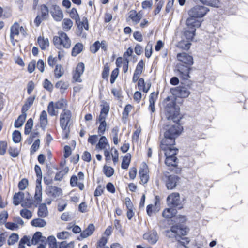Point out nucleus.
<instances>
[{"mask_svg":"<svg viewBox=\"0 0 248 248\" xmlns=\"http://www.w3.org/2000/svg\"><path fill=\"white\" fill-rule=\"evenodd\" d=\"M165 114L168 120H172L175 124L166 125L164 127L163 136L160 141V147L166 156L165 164L169 167H174L177 165L176 155L178 152V149L174 147L175 140L183 130V127L179 123L182 117L180 115L179 108L176 107L175 101H171L167 104Z\"/></svg>","mask_w":248,"mask_h":248,"instance_id":"obj_1","label":"nucleus"},{"mask_svg":"<svg viewBox=\"0 0 248 248\" xmlns=\"http://www.w3.org/2000/svg\"><path fill=\"white\" fill-rule=\"evenodd\" d=\"M100 107L99 115L96 119V124H98L97 133L100 137L98 143L95 145V149L98 151H104L107 147H109L108 139L103 135L105 133L108 127L106 118L110 110V106L107 102L103 100L102 101Z\"/></svg>","mask_w":248,"mask_h":248,"instance_id":"obj_2","label":"nucleus"},{"mask_svg":"<svg viewBox=\"0 0 248 248\" xmlns=\"http://www.w3.org/2000/svg\"><path fill=\"white\" fill-rule=\"evenodd\" d=\"M176 58L178 62L174 69L175 73L182 80H189L191 66L194 63L193 57L186 52H181L177 54Z\"/></svg>","mask_w":248,"mask_h":248,"instance_id":"obj_3","label":"nucleus"},{"mask_svg":"<svg viewBox=\"0 0 248 248\" xmlns=\"http://www.w3.org/2000/svg\"><path fill=\"white\" fill-rule=\"evenodd\" d=\"M60 126L62 130V138L68 139L69 137L70 128L73 125L72 113L71 110L64 109L60 113L59 118Z\"/></svg>","mask_w":248,"mask_h":248,"instance_id":"obj_4","label":"nucleus"},{"mask_svg":"<svg viewBox=\"0 0 248 248\" xmlns=\"http://www.w3.org/2000/svg\"><path fill=\"white\" fill-rule=\"evenodd\" d=\"M170 231L177 242V247L178 248H184L189 244V238L185 237L187 232L186 228H183L180 225H175L171 227Z\"/></svg>","mask_w":248,"mask_h":248,"instance_id":"obj_5","label":"nucleus"},{"mask_svg":"<svg viewBox=\"0 0 248 248\" xmlns=\"http://www.w3.org/2000/svg\"><path fill=\"white\" fill-rule=\"evenodd\" d=\"M34 171L36 176L35 193L34 195V202L36 203L35 206L40 204L42 201V171L41 167L38 165L34 166Z\"/></svg>","mask_w":248,"mask_h":248,"instance_id":"obj_6","label":"nucleus"},{"mask_svg":"<svg viewBox=\"0 0 248 248\" xmlns=\"http://www.w3.org/2000/svg\"><path fill=\"white\" fill-rule=\"evenodd\" d=\"M58 34V36H55L53 38V43L55 46L59 49L69 48L71 41L67 34L61 31Z\"/></svg>","mask_w":248,"mask_h":248,"instance_id":"obj_7","label":"nucleus"},{"mask_svg":"<svg viewBox=\"0 0 248 248\" xmlns=\"http://www.w3.org/2000/svg\"><path fill=\"white\" fill-rule=\"evenodd\" d=\"M150 169L148 165L143 162L139 168V177L140 184L146 186L150 181Z\"/></svg>","mask_w":248,"mask_h":248,"instance_id":"obj_8","label":"nucleus"},{"mask_svg":"<svg viewBox=\"0 0 248 248\" xmlns=\"http://www.w3.org/2000/svg\"><path fill=\"white\" fill-rule=\"evenodd\" d=\"M27 29L26 26H20L17 22H15L10 28V39L11 42L15 44V36H18L20 33L22 35H27Z\"/></svg>","mask_w":248,"mask_h":248,"instance_id":"obj_9","label":"nucleus"},{"mask_svg":"<svg viewBox=\"0 0 248 248\" xmlns=\"http://www.w3.org/2000/svg\"><path fill=\"white\" fill-rule=\"evenodd\" d=\"M167 202L169 206L175 209H181L183 208L180 194L178 192H173L167 198Z\"/></svg>","mask_w":248,"mask_h":248,"instance_id":"obj_10","label":"nucleus"},{"mask_svg":"<svg viewBox=\"0 0 248 248\" xmlns=\"http://www.w3.org/2000/svg\"><path fill=\"white\" fill-rule=\"evenodd\" d=\"M161 179L164 181L166 188L172 190L176 187L180 178L175 175H170L167 172L163 174Z\"/></svg>","mask_w":248,"mask_h":248,"instance_id":"obj_11","label":"nucleus"},{"mask_svg":"<svg viewBox=\"0 0 248 248\" xmlns=\"http://www.w3.org/2000/svg\"><path fill=\"white\" fill-rule=\"evenodd\" d=\"M85 176L82 171L78 172L77 175H73L70 180V184L72 187H78L80 190L84 189Z\"/></svg>","mask_w":248,"mask_h":248,"instance_id":"obj_12","label":"nucleus"},{"mask_svg":"<svg viewBox=\"0 0 248 248\" xmlns=\"http://www.w3.org/2000/svg\"><path fill=\"white\" fill-rule=\"evenodd\" d=\"M49 16V10L45 4H42L39 7L38 13L34 20V23L36 27H38L41 22L46 19Z\"/></svg>","mask_w":248,"mask_h":248,"instance_id":"obj_13","label":"nucleus"},{"mask_svg":"<svg viewBox=\"0 0 248 248\" xmlns=\"http://www.w3.org/2000/svg\"><path fill=\"white\" fill-rule=\"evenodd\" d=\"M208 8L202 5H196L192 7L189 12V16L197 17L201 18L203 17L208 12Z\"/></svg>","mask_w":248,"mask_h":248,"instance_id":"obj_14","label":"nucleus"},{"mask_svg":"<svg viewBox=\"0 0 248 248\" xmlns=\"http://www.w3.org/2000/svg\"><path fill=\"white\" fill-rule=\"evenodd\" d=\"M46 194L51 198L52 200L57 199L62 195V188L55 186H48L46 189Z\"/></svg>","mask_w":248,"mask_h":248,"instance_id":"obj_15","label":"nucleus"},{"mask_svg":"<svg viewBox=\"0 0 248 248\" xmlns=\"http://www.w3.org/2000/svg\"><path fill=\"white\" fill-rule=\"evenodd\" d=\"M85 69V65L83 62L78 63L75 70L72 73V79L74 82H81L80 77L83 74Z\"/></svg>","mask_w":248,"mask_h":248,"instance_id":"obj_16","label":"nucleus"},{"mask_svg":"<svg viewBox=\"0 0 248 248\" xmlns=\"http://www.w3.org/2000/svg\"><path fill=\"white\" fill-rule=\"evenodd\" d=\"M141 11L137 12L135 10H131L128 12V17L126 18V21H131L134 25L138 24L141 20L142 17V14Z\"/></svg>","mask_w":248,"mask_h":248,"instance_id":"obj_17","label":"nucleus"},{"mask_svg":"<svg viewBox=\"0 0 248 248\" xmlns=\"http://www.w3.org/2000/svg\"><path fill=\"white\" fill-rule=\"evenodd\" d=\"M50 14L54 20L61 21L63 18V14L61 8L57 5H52L50 8Z\"/></svg>","mask_w":248,"mask_h":248,"instance_id":"obj_18","label":"nucleus"},{"mask_svg":"<svg viewBox=\"0 0 248 248\" xmlns=\"http://www.w3.org/2000/svg\"><path fill=\"white\" fill-rule=\"evenodd\" d=\"M198 18L190 16L186 21V24L189 30L196 31L197 28H199L202 22Z\"/></svg>","mask_w":248,"mask_h":248,"instance_id":"obj_19","label":"nucleus"},{"mask_svg":"<svg viewBox=\"0 0 248 248\" xmlns=\"http://www.w3.org/2000/svg\"><path fill=\"white\" fill-rule=\"evenodd\" d=\"M143 239L151 244H155L158 239L157 232L155 231H151L144 234Z\"/></svg>","mask_w":248,"mask_h":248,"instance_id":"obj_20","label":"nucleus"},{"mask_svg":"<svg viewBox=\"0 0 248 248\" xmlns=\"http://www.w3.org/2000/svg\"><path fill=\"white\" fill-rule=\"evenodd\" d=\"M175 93L180 98H187L189 95L190 92L188 86L180 85L175 89Z\"/></svg>","mask_w":248,"mask_h":248,"instance_id":"obj_21","label":"nucleus"},{"mask_svg":"<svg viewBox=\"0 0 248 248\" xmlns=\"http://www.w3.org/2000/svg\"><path fill=\"white\" fill-rule=\"evenodd\" d=\"M177 213V209L174 208H166L162 213V216L167 220H169L174 217Z\"/></svg>","mask_w":248,"mask_h":248,"instance_id":"obj_22","label":"nucleus"},{"mask_svg":"<svg viewBox=\"0 0 248 248\" xmlns=\"http://www.w3.org/2000/svg\"><path fill=\"white\" fill-rule=\"evenodd\" d=\"M137 82V87L140 91H142L145 93L148 92L151 87L150 82L146 83L144 79L142 78L139 79Z\"/></svg>","mask_w":248,"mask_h":248,"instance_id":"obj_23","label":"nucleus"},{"mask_svg":"<svg viewBox=\"0 0 248 248\" xmlns=\"http://www.w3.org/2000/svg\"><path fill=\"white\" fill-rule=\"evenodd\" d=\"M37 43L42 50H46L49 46L48 39L45 38L44 35H40L38 37Z\"/></svg>","mask_w":248,"mask_h":248,"instance_id":"obj_24","label":"nucleus"},{"mask_svg":"<svg viewBox=\"0 0 248 248\" xmlns=\"http://www.w3.org/2000/svg\"><path fill=\"white\" fill-rule=\"evenodd\" d=\"M95 230V227L94 224L91 223L80 233V236L83 239L86 238L92 235Z\"/></svg>","mask_w":248,"mask_h":248,"instance_id":"obj_25","label":"nucleus"},{"mask_svg":"<svg viewBox=\"0 0 248 248\" xmlns=\"http://www.w3.org/2000/svg\"><path fill=\"white\" fill-rule=\"evenodd\" d=\"M39 120L40 126L43 129H45L48 123L47 114L46 110H43L41 111L39 116Z\"/></svg>","mask_w":248,"mask_h":248,"instance_id":"obj_26","label":"nucleus"},{"mask_svg":"<svg viewBox=\"0 0 248 248\" xmlns=\"http://www.w3.org/2000/svg\"><path fill=\"white\" fill-rule=\"evenodd\" d=\"M35 96H30L28 97L21 108V113H26L31 107L33 105Z\"/></svg>","mask_w":248,"mask_h":248,"instance_id":"obj_27","label":"nucleus"},{"mask_svg":"<svg viewBox=\"0 0 248 248\" xmlns=\"http://www.w3.org/2000/svg\"><path fill=\"white\" fill-rule=\"evenodd\" d=\"M69 171L68 167H65L62 170L57 171L55 175L54 180L55 181H61L62 180L64 176L68 173Z\"/></svg>","mask_w":248,"mask_h":248,"instance_id":"obj_28","label":"nucleus"},{"mask_svg":"<svg viewBox=\"0 0 248 248\" xmlns=\"http://www.w3.org/2000/svg\"><path fill=\"white\" fill-rule=\"evenodd\" d=\"M160 204V199L158 196H156L155 197V201L154 202V205L153 204H149L147 205L146 207V211L147 214L149 216H151L154 210L155 209V207L157 206L158 205Z\"/></svg>","mask_w":248,"mask_h":248,"instance_id":"obj_29","label":"nucleus"},{"mask_svg":"<svg viewBox=\"0 0 248 248\" xmlns=\"http://www.w3.org/2000/svg\"><path fill=\"white\" fill-rule=\"evenodd\" d=\"M64 72L65 71L62 66L61 64H57L55 67L53 71L54 77L59 79L64 75Z\"/></svg>","mask_w":248,"mask_h":248,"instance_id":"obj_30","label":"nucleus"},{"mask_svg":"<svg viewBox=\"0 0 248 248\" xmlns=\"http://www.w3.org/2000/svg\"><path fill=\"white\" fill-rule=\"evenodd\" d=\"M38 216L41 218H44L47 216V208L45 203L40 204L37 212Z\"/></svg>","mask_w":248,"mask_h":248,"instance_id":"obj_31","label":"nucleus"},{"mask_svg":"<svg viewBox=\"0 0 248 248\" xmlns=\"http://www.w3.org/2000/svg\"><path fill=\"white\" fill-rule=\"evenodd\" d=\"M83 48L84 46L81 43H77L72 48L71 55L73 57L77 56L83 51Z\"/></svg>","mask_w":248,"mask_h":248,"instance_id":"obj_32","label":"nucleus"},{"mask_svg":"<svg viewBox=\"0 0 248 248\" xmlns=\"http://www.w3.org/2000/svg\"><path fill=\"white\" fill-rule=\"evenodd\" d=\"M24 196V192L22 191L16 193L13 196V204L16 206L18 205L23 201Z\"/></svg>","mask_w":248,"mask_h":248,"instance_id":"obj_33","label":"nucleus"},{"mask_svg":"<svg viewBox=\"0 0 248 248\" xmlns=\"http://www.w3.org/2000/svg\"><path fill=\"white\" fill-rule=\"evenodd\" d=\"M102 171L104 174L108 178L112 177L115 173L114 169L113 167L108 166L106 164H105L103 166Z\"/></svg>","mask_w":248,"mask_h":248,"instance_id":"obj_34","label":"nucleus"},{"mask_svg":"<svg viewBox=\"0 0 248 248\" xmlns=\"http://www.w3.org/2000/svg\"><path fill=\"white\" fill-rule=\"evenodd\" d=\"M27 117L26 113H21L17 119L15 120L14 123V126L16 128H19L21 127L24 123Z\"/></svg>","mask_w":248,"mask_h":248,"instance_id":"obj_35","label":"nucleus"},{"mask_svg":"<svg viewBox=\"0 0 248 248\" xmlns=\"http://www.w3.org/2000/svg\"><path fill=\"white\" fill-rule=\"evenodd\" d=\"M55 87L59 89L61 93H64L69 87V84L67 82L61 80L57 81L55 84Z\"/></svg>","mask_w":248,"mask_h":248,"instance_id":"obj_36","label":"nucleus"},{"mask_svg":"<svg viewBox=\"0 0 248 248\" xmlns=\"http://www.w3.org/2000/svg\"><path fill=\"white\" fill-rule=\"evenodd\" d=\"M108 238L104 236H101L96 244V248H109L106 246Z\"/></svg>","mask_w":248,"mask_h":248,"instance_id":"obj_37","label":"nucleus"},{"mask_svg":"<svg viewBox=\"0 0 248 248\" xmlns=\"http://www.w3.org/2000/svg\"><path fill=\"white\" fill-rule=\"evenodd\" d=\"M131 155L129 153L127 154L123 157L121 164V168L123 169H128L131 162Z\"/></svg>","mask_w":248,"mask_h":248,"instance_id":"obj_38","label":"nucleus"},{"mask_svg":"<svg viewBox=\"0 0 248 248\" xmlns=\"http://www.w3.org/2000/svg\"><path fill=\"white\" fill-rule=\"evenodd\" d=\"M203 4L214 7H219L221 2L219 0H200Z\"/></svg>","mask_w":248,"mask_h":248,"instance_id":"obj_39","label":"nucleus"},{"mask_svg":"<svg viewBox=\"0 0 248 248\" xmlns=\"http://www.w3.org/2000/svg\"><path fill=\"white\" fill-rule=\"evenodd\" d=\"M119 131V128L117 126H116L112 128L111 132L113 135L112 141L114 144L117 145L120 141V139L118 138V133Z\"/></svg>","mask_w":248,"mask_h":248,"instance_id":"obj_40","label":"nucleus"},{"mask_svg":"<svg viewBox=\"0 0 248 248\" xmlns=\"http://www.w3.org/2000/svg\"><path fill=\"white\" fill-rule=\"evenodd\" d=\"M110 72V64L108 62L106 63L103 68L101 73L102 78L108 80Z\"/></svg>","mask_w":248,"mask_h":248,"instance_id":"obj_41","label":"nucleus"},{"mask_svg":"<svg viewBox=\"0 0 248 248\" xmlns=\"http://www.w3.org/2000/svg\"><path fill=\"white\" fill-rule=\"evenodd\" d=\"M33 125V121L31 118L29 119L25 125L24 134L28 135L31 133Z\"/></svg>","mask_w":248,"mask_h":248,"instance_id":"obj_42","label":"nucleus"},{"mask_svg":"<svg viewBox=\"0 0 248 248\" xmlns=\"http://www.w3.org/2000/svg\"><path fill=\"white\" fill-rule=\"evenodd\" d=\"M55 109L56 108L54 103L53 101L50 102L47 107V110L50 116H54L57 115L58 111Z\"/></svg>","mask_w":248,"mask_h":248,"instance_id":"obj_43","label":"nucleus"},{"mask_svg":"<svg viewBox=\"0 0 248 248\" xmlns=\"http://www.w3.org/2000/svg\"><path fill=\"white\" fill-rule=\"evenodd\" d=\"M57 109H64L67 107V101L64 98H62L54 103Z\"/></svg>","mask_w":248,"mask_h":248,"instance_id":"obj_44","label":"nucleus"},{"mask_svg":"<svg viewBox=\"0 0 248 248\" xmlns=\"http://www.w3.org/2000/svg\"><path fill=\"white\" fill-rule=\"evenodd\" d=\"M191 45L190 42L185 40H182L179 41L178 43L177 46L182 49L188 50Z\"/></svg>","mask_w":248,"mask_h":248,"instance_id":"obj_45","label":"nucleus"},{"mask_svg":"<svg viewBox=\"0 0 248 248\" xmlns=\"http://www.w3.org/2000/svg\"><path fill=\"white\" fill-rule=\"evenodd\" d=\"M73 21L69 18H64L62 22V29L65 31H68L71 29L73 26Z\"/></svg>","mask_w":248,"mask_h":248,"instance_id":"obj_46","label":"nucleus"},{"mask_svg":"<svg viewBox=\"0 0 248 248\" xmlns=\"http://www.w3.org/2000/svg\"><path fill=\"white\" fill-rule=\"evenodd\" d=\"M20 149L16 147L10 146L8 149L9 154L13 158L18 157L20 154Z\"/></svg>","mask_w":248,"mask_h":248,"instance_id":"obj_47","label":"nucleus"},{"mask_svg":"<svg viewBox=\"0 0 248 248\" xmlns=\"http://www.w3.org/2000/svg\"><path fill=\"white\" fill-rule=\"evenodd\" d=\"M32 226L36 227H43L46 225V222L41 218H36L31 220V222Z\"/></svg>","mask_w":248,"mask_h":248,"instance_id":"obj_48","label":"nucleus"},{"mask_svg":"<svg viewBox=\"0 0 248 248\" xmlns=\"http://www.w3.org/2000/svg\"><path fill=\"white\" fill-rule=\"evenodd\" d=\"M40 140L39 138L36 139L30 148V155H33L39 148Z\"/></svg>","mask_w":248,"mask_h":248,"instance_id":"obj_49","label":"nucleus"},{"mask_svg":"<svg viewBox=\"0 0 248 248\" xmlns=\"http://www.w3.org/2000/svg\"><path fill=\"white\" fill-rule=\"evenodd\" d=\"M30 134L29 137L26 140L28 144H31L35 138L38 139L40 135L39 132L37 131L31 132Z\"/></svg>","mask_w":248,"mask_h":248,"instance_id":"obj_50","label":"nucleus"},{"mask_svg":"<svg viewBox=\"0 0 248 248\" xmlns=\"http://www.w3.org/2000/svg\"><path fill=\"white\" fill-rule=\"evenodd\" d=\"M133 108L132 105L129 104H127L122 112L123 118L127 119L128 118L129 112L132 110Z\"/></svg>","mask_w":248,"mask_h":248,"instance_id":"obj_51","label":"nucleus"},{"mask_svg":"<svg viewBox=\"0 0 248 248\" xmlns=\"http://www.w3.org/2000/svg\"><path fill=\"white\" fill-rule=\"evenodd\" d=\"M195 31L194 30H187L185 31L184 32V35L186 39L191 42L194 38V36L195 35Z\"/></svg>","mask_w":248,"mask_h":248,"instance_id":"obj_52","label":"nucleus"},{"mask_svg":"<svg viewBox=\"0 0 248 248\" xmlns=\"http://www.w3.org/2000/svg\"><path fill=\"white\" fill-rule=\"evenodd\" d=\"M25 244H27V245L29 246H30L31 245L29 238L26 235L24 236L20 239L18 244V248H25Z\"/></svg>","mask_w":248,"mask_h":248,"instance_id":"obj_53","label":"nucleus"},{"mask_svg":"<svg viewBox=\"0 0 248 248\" xmlns=\"http://www.w3.org/2000/svg\"><path fill=\"white\" fill-rule=\"evenodd\" d=\"M58 61V58H57L56 56L54 57L51 55L48 57L47 63L48 65L51 68H53L57 65V63Z\"/></svg>","mask_w":248,"mask_h":248,"instance_id":"obj_54","label":"nucleus"},{"mask_svg":"<svg viewBox=\"0 0 248 248\" xmlns=\"http://www.w3.org/2000/svg\"><path fill=\"white\" fill-rule=\"evenodd\" d=\"M29 186V181L27 178L22 179L18 184V187L20 190H25Z\"/></svg>","mask_w":248,"mask_h":248,"instance_id":"obj_55","label":"nucleus"},{"mask_svg":"<svg viewBox=\"0 0 248 248\" xmlns=\"http://www.w3.org/2000/svg\"><path fill=\"white\" fill-rule=\"evenodd\" d=\"M12 139L15 143H19L21 140V134L20 132L18 130H15L12 134Z\"/></svg>","mask_w":248,"mask_h":248,"instance_id":"obj_56","label":"nucleus"},{"mask_svg":"<svg viewBox=\"0 0 248 248\" xmlns=\"http://www.w3.org/2000/svg\"><path fill=\"white\" fill-rule=\"evenodd\" d=\"M47 241L49 245V248H58V245L54 236H49L47 239Z\"/></svg>","mask_w":248,"mask_h":248,"instance_id":"obj_57","label":"nucleus"},{"mask_svg":"<svg viewBox=\"0 0 248 248\" xmlns=\"http://www.w3.org/2000/svg\"><path fill=\"white\" fill-rule=\"evenodd\" d=\"M43 86L44 89L51 92L53 90V85L52 83L47 78L44 80L43 82Z\"/></svg>","mask_w":248,"mask_h":248,"instance_id":"obj_58","label":"nucleus"},{"mask_svg":"<svg viewBox=\"0 0 248 248\" xmlns=\"http://www.w3.org/2000/svg\"><path fill=\"white\" fill-rule=\"evenodd\" d=\"M36 64V61L35 59L31 60L28 64L27 71L29 73L31 74L33 73L35 69Z\"/></svg>","mask_w":248,"mask_h":248,"instance_id":"obj_59","label":"nucleus"},{"mask_svg":"<svg viewBox=\"0 0 248 248\" xmlns=\"http://www.w3.org/2000/svg\"><path fill=\"white\" fill-rule=\"evenodd\" d=\"M20 214L23 218L27 219H30L32 215V212L27 209L21 210Z\"/></svg>","mask_w":248,"mask_h":248,"instance_id":"obj_60","label":"nucleus"},{"mask_svg":"<svg viewBox=\"0 0 248 248\" xmlns=\"http://www.w3.org/2000/svg\"><path fill=\"white\" fill-rule=\"evenodd\" d=\"M101 47V43L99 41H95L90 47V50L92 53L97 52Z\"/></svg>","mask_w":248,"mask_h":248,"instance_id":"obj_61","label":"nucleus"},{"mask_svg":"<svg viewBox=\"0 0 248 248\" xmlns=\"http://www.w3.org/2000/svg\"><path fill=\"white\" fill-rule=\"evenodd\" d=\"M45 63L43 60L39 59L36 62V67L39 71L43 73L45 69Z\"/></svg>","mask_w":248,"mask_h":248,"instance_id":"obj_62","label":"nucleus"},{"mask_svg":"<svg viewBox=\"0 0 248 248\" xmlns=\"http://www.w3.org/2000/svg\"><path fill=\"white\" fill-rule=\"evenodd\" d=\"M19 239V236L16 233H12L9 237L8 240V244L9 245H13L17 242Z\"/></svg>","mask_w":248,"mask_h":248,"instance_id":"obj_63","label":"nucleus"},{"mask_svg":"<svg viewBox=\"0 0 248 248\" xmlns=\"http://www.w3.org/2000/svg\"><path fill=\"white\" fill-rule=\"evenodd\" d=\"M119 73V69L118 68L114 69L111 73L110 82L111 84H113L117 78L118 77Z\"/></svg>","mask_w":248,"mask_h":248,"instance_id":"obj_64","label":"nucleus"}]
</instances>
